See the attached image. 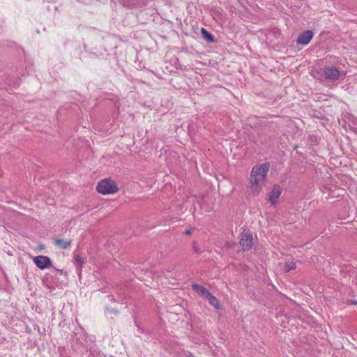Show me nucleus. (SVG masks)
Here are the masks:
<instances>
[{
  "mask_svg": "<svg viewBox=\"0 0 357 357\" xmlns=\"http://www.w3.org/2000/svg\"><path fill=\"white\" fill-rule=\"evenodd\" d=\"M201 33L204 38H205L208 42L213 43L214 42L213 36L206 31L204 28L201 29Z\"/></svg>",
  "mask_w": 357,
  "mask_h": 357,
  "instance_id": "nucleus-12",
  "label": "nucleus"
},
{
  "mask_svg": "<svg viewBox=\"0 0 357 357\" xmlns=\"http://www.w3.org/2000/svg\"><path fill=\"white\" fill-rule=\"evenodd\" d=\"M56 271L59 275H63V271L62 269H56Z\"/></svg>",
  "mask_w": 357,
  "mask_h": 357,
  "instance_id": "nucleus-13",
  "label": "nucleus"
},
{
  "mask_svg": "<svg viewBox=\"0 0 357 357\" xmlns=\"http://www.w3.org/2000/svg\"><path fill=\"white\" fill-rule=\"evenodd\" d=\"M354 305H357V301H353L352 303Z\"/></svg>",
  "mask_w": 357,
  "mask_h": 357,
  "instance_id": "nucleus-15",
  "label": "nucleus"
},
{
  "mask_svg": "<svg viewBox=\"0 0 357 357\" xmlns=\"http://www.w3.org/2000/svg\"><path fill=\"white\" fill-rule=\"evenodd\" d=\"M192 234L191 230H188V231H186V232H185V234H186V235H190V234Z\"/></svg>",
  "mask_w": 357,
  "mask_h": 357,
  "instance_id": "nucleus-14",
  "label": "nucleus"
},
{
  "mask_svg": "<svg viewBox=\"0 0 357 357\" xmlns=\"http://www.w3.org/2000/svg\"><path fill=\"white\" fill-rule=\"evenodd\" d=\"M34 264L40 269L43 270L52 266L51 259L45 255H38L33 258Z\"/></svg>",
  "mask_w": 357,
  "mask_h": 357,
  "instance_id": "nucleus-4",
  "label": "nucleus"
},
{
  "mask_svg": "<svg viewBox=\"0 0 357 357\" xmlns=\"http://www.w3.org/2000/svg\"><path fill=\"white\" fill-rule=\"evenodd\" d=\"M205 299H207L209 304L215 309H219L220 307L219 300L216 297L213 296L211 293H209V295L207 296Z\"/></svg>",
  "mask_w": 357,
  "mask_h": 357,
  "instance_id": "nucleus-9",
  "label": "nucleus"
},
{
  "mask_svg": "<svg viewBox=\"0 0 357 357\" xmlns=\"http://www.w3.org/2000/svg\"><path fill=\"white\" fill-rule=\"evenodd\" d=\"M119 190L116 182L111 178L102 179L96 185L97 192L102 195L115 194L118 192Z\"/></svg>",
  "mask_w": 357,
  "mask_h": 357,
  "instance_id": "nucleus-2",
  "label": "nucleus"
},
{
  "mask_svg": "<svg viewBox=\"0 0 357 357\" xmlns=\"http://www.w3.org/2000/svg\"><path fill=\"white\" fill-rule=\"evenodd\" d=\"M192 288L197 293H198L201 296H202L204 298H206V297L209 295L210 292L208 291V290L202 285L193 284Z\"/></svg>",
  "mask_w": 357,
  "mask_h": 357,
  "instance_id": "nucleus-8",
  "label": "nucleus"
},
{
  "mask_svg": "<svg viewBox=\"0 0 357 357\" xmlns=\"http://www.w3.org/2000/svg\"><path fill=\"white\" fill-rule=\"evenodd\" d=\"M324 75L326 78L331 80L337 79L340 77V71L335 67H328L325 69Z\"/></svg>",
  "mask_w": 357,
  "mask_h": 357,
  "instance_id": "nucleus-7",
  "label": "nucleus"
},
{
  "mask_svg": "<svg viewBox=\"0 0 357 357\" xmlns=\"http://www.w3.org/2000/svg\"><path fill=\"white\" fill-rule=\"evenodd\" d=\"M71 244V241H66L63 239H55L54 245L60 248L66 249Z\"/></svg>",
  "mask_w": 357,
  "mask_h": 357,
  "instance_id": "nucleus-10",
  "label": "nucleus"
},
{
  "mask_svg": "<svg viewBox=\"0 0 357 357\" xmlns=\"http://www.w3.org/2000/svg\"><path fill=\"white\" fill-rule=\"evenodd\" d=\"M270 169L268 162L257 164L252 167L249 178V190L253 195H257L262 190Z\"/></svg>",
  "mask_w": 357,
  "mask_h": 357,
  "instance_id": "nucleus-1",
  "label": "nucleus"
},
{
  "mask_svg": "<svg viewBox=\"0 0 357 357\" xmlns=\"http://www.w3.org/2000/svg\"><path fill=\"white\" fill-rule=\"evenodd\" d=\"M282 192V188L280 185H276L273 187L271 192L268 194V201L269 202L274 205L277 203L278 199L281 195Z\"/></svg>",
  "mask_w": 357,
  "mask_h": 357,
  "instance_id": "nucleus-5",
  "label": "nucleus"
},
{
  "mask_svg": "<svg viewBox=\"0 0 357 357\" xmlns=\"http://www.w3.org/2000/svg\"><path fill=\"white\" fill-rule=\"evenodd\" d=\"M239 245L243 251L250 250L253 245V237L249 229L244 228L241 234Z\"/></svg>",
  "mask_w": 357,
  "mask_h": 357,
  "instance_id": "nucleus-3",
  "label": "nucleus"
},
{
  "mask_svg": "<svg viewBox=\"0 0 357 357\" xmlns=\"http://www.w3.org/2000/svg\"><path fill=\"white\" fill-rule=\"evenodd\" d=\"M313 37V32L310 30H307L301 33L297 38V43L306 45H307Z\"/></svg>",
  "mask_w": 357,
  "mask_h": 357,
  "instance_id": "nucleus-6",
  "label": "nucleus"
},
{
  "mask_svg": "<svg viewBox=\"0 0 357 357\" xmlns=\"http://www.w3.org/2000/svg\"><path fill=\"white\" fill-rule=\"evenodd\" d=\"M296 268V264L293 260H287L285 261L284 265V271L285 272H289L290 271Z\"/></svg>",
  "mask_w": 357,
  "mask_h": 357,
  "instance_id": "nucleus-11",
  "label": "nucleus"
}]
</instances>
